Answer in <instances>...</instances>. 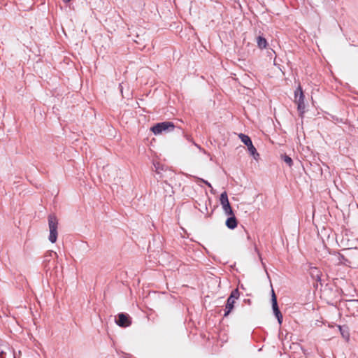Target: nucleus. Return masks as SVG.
I'll return each instance as SVG.
<instances>
[{
  "label": "nucleus",
  "mask_w": 358,
  "mask_h": 358,
  "mask_svg": "<svg viewBox=\"0 0 358 358\" xmlns=\"http://www.w3.org/2000/svg\"><path fill=\"white\" fill-rule=\"evenodd\" d=\"M152 164V170L159 176L158 179H163L164 178L167 177L169 175L171 176L173 174L169 167L164 164L162 163L159 158L155 159Z\"/></svg>",
  "instance_id": "obj_1"
},
{
  "label": "nucleus",
  "mask_w": 358,
  "mask_h": 358,
  "mask_svg": "<svg viewBox=\"0 0 358 358\" xmlns=\"http://www.w3.org/2000/svg\"><path fill=\"white\" fill-rule=\"evenodd\" d=\"M48 225L50 230V235L48 237L49 241L54 243L57 238V226L58 221L55 215L50 214L48 216Z\"/></svg>",
  "instance_id": "obj_2"
},
{
  "label": "nucleus",
  "mask_w": 358,
  "mask_h": 358,
  "mask_svg": "<svg viewBox=\"0 0 358 358\" xmlns=\"http://www.w3.org/2000/svg\"><path fill=\"white\" fill-rule=\"evenodd\" d=\"M294 97L295 103L297 104V110L299 115L303 117L305 113L306 106L304 103V95L301 85H299L294 91Z\"/></svg>",
  "instance_id": "obj_3"
},
{
  "label": "nucleus",
  "mask_w": 358,
  "mask_h": 358,
  "mask_svg": "<svg viewBox=\"0 0 358 358\" xmlns=\"http://www.w3.org/2000/svg\"><path fill=\"white\" fill-rule=\"evenodd\" d=\"M175 125L172 122L165 121L155 124L151 127V131L155 135L162 134L163 131H170L173 130Z\"/></svg>",
  "instance_id": "obj_4"
},
{
  "label": "nucleus",
  "mask_w": 358,
  "mask_h": 358,
  "mask_svg": "<svg viewBox=\"0 0 358 358\" xmlns=\"http://www.w3.org/2000/svg\"><path fill=\"white\" fill-rule=\"evenodd\" d=\"M240 296L238 289H234L227 300L224 316L227 317L233 310L236 300Z\"/></svg>",
  "instance_id": "obj_5"
},
{
  "label": "nucleus",
  "mask_w": 358,
  "mask_h": 358,
  "mask_svg": "<svg viewBox=\"0 0 358 358\" xmlns=\"http://www.w3.org/2000/svg\"><path fill=\"white\" fill-rule=\"evenodd\" d=\"M238 137L241 139V141L244 143V145L247 147L248 150L252 157H259V154L257 153L255 147L253 145L251 138L248 135L244 134H240L238 135Z\"/></svg>",
  "instance_id": "obj_6"
},
{
  "label": "nucleus",
  "mask_w": 358,
  "mask_h": 358,
  "mask_svg": "<svg viewBox=\"0 0 358 358\" xmlns=\"http://www.w3.org/2000/svg\"><path fill=\"white\" fill-rule=\"evenodd\" d=\"M220 201L224 213L227 215H233L234 213L229 203L227 193L226 192H223L221 194Z\"/></svg>",
  "instance_id": "obj_7"
},
{
  "label": "nucleus",
  "mask_w": 358,
  "mask_h": 358,
  "mask_svg": "<svg viewBox=\"0 0 358 358\" xmlns=\"http://www.w3.org/2000/svg\"><path fill=\"white\" fill-rule=\"evenodd\" d=\"M271 303H272V309H273V313H274L275 316L276 317V318L278 321V323L280 324H281L282 322V315L279 310V308L278 306V302H277V297H276V295L273 289L271 290Z\"/></svg>",
  "instance_id": "obj_8"
},
{
  "label": "nucleus",
  "mask_w": 358,
  "mask_h": 358,
  "mask_svg": "<svg viewBox=\"0 0 358 358\" xmlns=\"http://www.w3.org/2000/svg\"><path fill=\"white\" fill-rule=\"evenodd\" d=\"M116 324L121 327H127L131 325V317L128 314L121 313L117 315V319L115 320Z\"/></svg>",
  "instance_id": "obj_9"
},
{
  "label": "nucleus",
  "mask_w": 358,
  "mask_h": 358,
  "mask_svg": "<svg viewBox=\"0 0 358 358\" xmlns=\"http://www.w3.org/2000/svg\"><path fill=\"white\" fill-rule=\"evenodd\" d=\"M309 273L312 278L315 280L316 281L321 280L322 272L318 268L310 266Z\"/></svg>",
  "instance_id": "obj_10"
},
{
  "label": "nucleus",
  "mask_w": 358,
  "mask_h": 358,
  "mask_svg": "<svg viewBox=\"0 0 358 358\" xmlns=\"http://www.w3.org/2000/svg\"><path fill=\"white\" fill-rule=\"evenodd\" d=\"M229 216V217L226 220V226L230 229H234L237 227L238 222L234 214Z\"/></svg>",
  "instance_id": "obj_11"
},
{
  "label": "nucleus",
  "mask_w": 358,
  "mask_h": 358,
  "mask_svg": "<svg viewBox=\"0 0 358 358\" xmlns=\"http://www.w3.org/2000/svg\"><path fill=\"white\" fill-rule=\"evenodd\" d=\"M257 43L259 48L264 49L267 45V41L264 37L259 36L257 38Z\"/></svg>",
  "instance_id": "obj_12"
},
{
  "label": "nucleus",
  "mask_w": 358,
  "mask_h": 358,
  "mask_svg": "<svg viewBox=\"0 0 358 358\" xmlns=\"http://www.w3.org/2000/svg\"><path fill=\"white\" fill-rule=\"evenodd\" d=\"M335 262L336 264H341L348 265V261L345 258V257L341 254H338L335 256Z\"/></svg>",
  "instance_id": "obj_13"
},
{
  "label": "nucleus",
  "mask_w": 358,
  "mask_h": 358,
  "mask_svg": "<svg viewBox=\"0 0 358 358\" xmlns=\"http://www.w3.org/2000/svg\"><path fill=\"white\" fill-rule=\"evenodd\" d=\"M284 161L289 167L292 166V158H284Z\"/></svg>",
  "instance_id": "obj_14"
},
{
  "label": "nucleus",
  "mask_w": 358,
  "mask_h": 358,
  "mask_svg": "<svg viewBox=\"0 0 358 358\" xmlns=\"http://www.w3.org/2000/svg\"><path fill=\"white\" fill-rule=\"evenodd\" d=\"M339 329H340V331H341V334L343 335V337L348 338V336H349L348 333V332H346V334H345V332H344V331L343 330V327H342L339 326Z\"/></svg>",
  "instance_id": "obj_15"
},
{
  "label": "nucleus",
  "mask_w": 358,
  "mask_h": 358,
  "mask_svg": "<svg viewBox=\"0 0 358 358\" xmlns=\"http://www.w3.org/2000/svg\"><path fill=\"white\" fill-rule=\"evenodd\" d=\"M203 182L206 185H208V187H211V185L210 182H208V181L206 180H203Z\"/></svg>",
  "instance_id": "obj_16"
},
{
  "label": "nucleus",
  "mask_w": 358,
  "mask_h": 358,
  "mask_svg": "<svg viewBox=\"0 0 358 358\" xmlns=\"http://www.w3.org/2000/svg\"><path fill=\"white\" fill-rule=\"evenodd\" d=\"M71 0H62V1L65 3H68Z\"/></svg>",
  "instance_id": "obj_17"
},
{
  "label": "nucleus",
  "mask_w": 358,
  "mask_h": 358,
  "mask_svg": "<svg viewBox=\"0 0 358 358\" xmlns=\"http://www.w3.org/2000/svg\"><path fill=\"white\" fill-rule=\"evenodd\" d=\"M281 157H288V156H287V155H281Z\"/></svg>",
  "instance_id": "obj_18"
},
{
  "label": "nucleus",
  "mask_w": 358,
  "mask_h": 358,
  "mask_svg": "<svg viewBox=\"0 0 358 358\" xmlns=\"http://www.w3.org/2000/svg\"><path fill=\"white\" fill-rule=\"evenodd\" d=\"M14 358H15V357H14Z\"/></svg>",
  "instance_id": "obj_19"
}]
</instances>
